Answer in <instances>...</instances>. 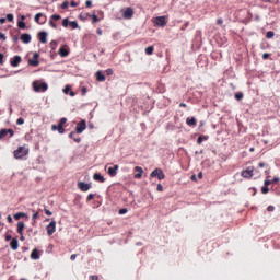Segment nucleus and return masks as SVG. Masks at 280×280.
I'll use <instances>...</instances> for the list:
<instances>
[{
	"label": "nucleus",
	"instance_id": "nucleus-1",
	"mask_svg": "<svg viewBox=\"0 0 280 280\" xmlns=\"http://www.w3.org/2000/svg\"><path fill=\"white\" fill-rule=\"evenodd\" d=\"M33 89L35 93H45L47 89H49V85H47L46 82H42L38 84V82H33Z\"/></svg>",
	"mask_w": 280,
	"mask_h": 280
},
{
	"label": "nucleus",
	"instance_id": "nucleus-42",
	"mask_svg": "<svg viewBox=\"0 0 280 280\" xmlns=\"http://www.w3.org/2000/svg\"><path fill=\"white\" fill-rule=\"evenodd\" d=\"M119 215H125V213H128V208H122L119 210Z\"/></svg>",
	"mask_w": 280,
	"mask_h": 280
},
{
	"label": "nucleus",
	"instance_id": "nucleus-53",
	"mask_svg": "<svg viewBox=\"0 0 280 280\" xmlns=\"http://www.w3.org/2000/svg\"><path fill=\"white\" fill-rule=\"evenodd\" d=\"M70 5H71V8H78L79 4H78V2H75V1H71V2H70Z\"/></svg>",
	"mask_w": 280,
	"mask_h": 280
},
{
	"label": "nucleus",
	"instance_id": "nucleus-59",
	"mask_svg": "<svg viewBox=\"0 0 280 280\" xmlns=\"http://www.w3.org/2000/svg\"><path fill=\"white\" fill-rule=\"evenodd\" d=\"M7 220H8L9 224H12V222H13L12 215H8V217H7Z\"/></svg>",
	"mask_w": 280,
	"mask_h": 280
},
{
	"label": "nucleus",
	"instance_id": "nucleus-51",
	"mask_svg": "<svg viewBox=\"0 0 280 280\" xmlns=\"http://www.w3.org/2000/svg\"><path fill=\"white\" fill-rule=\"evenodd\" d=\"M8 135H10V137H14V129H8Z\"/></svg>",
	"mask_w": 280,
	"mask_h": 280
},
{
	"label": "nucleus",
	"instance_id": "nucleus-64",
	"mask_svg": "<svg viewBox=\"0 0 280 280\" xmlns=\"http://www.w3.org/2000/svg\"><path fill=\"white\" fill-rule=\"evenodd\" d=\"M81 93H82V95H86V88H82Z\"/></svg>",
	"mask_w": 280,
	"mask_h": 280
},
{
	"label": "nucleus",
	"instance_id": "nucleus-37",
	"mask_svg": "<svg viewBox=\"0 0 280 280\" xmlns=\"http://www.w3.org/2000/svg\"><path fill=\"white\" fill-rule=\"evenodd\" d=\"M92 23H100V18L96 14L92 15Z\"/></svg>",
	"mask_w": 280,
	"mask_h": 280
},
{
	"label": "nucleus",
	"instance_id": "nucleus-18",
	"mask_svg": "<svg viewBox=\"0 0 280 280\" xmlns=\"http://www.w3.org/2000/svg\"><path fill=\"white\" fill-rule=\"evenodd\" d=\"M93 179L98 182V183H106V178H104L103 175L100 174V173H95L93 175Z\"/></svg>",
	"mask_w": 280,
	"mask_h": 280
},
{
	"label": "nucleus",
	"instance_id": "nucleus-2",
	"mask_svg": "<svg viewBox=\"0 0 280 280\" xmlns=\"http://www.w3.org/2000/svg\"><path fill=\"white\" fill-rule=\"evenodd\" d=\"M27 154H30V149H27L25 147H19L14 151V158L15 159H23L24 156H27Z\"/></svg>",
	"mask_w": 280,
	"mask_h": 280
},
{
	"label": "nucleus",
	"instance_id": "nucleus-19",
	"mask_svg": "<svg viewBox=\"0 0 280 280\" xmlns=\"http://www.w3.org/2000/svg\"><path fill=\"white\" fill-rule=\"evenodd\" d=\"M31 259H40V254H38V249H33L32 253H31Z\"/></svg>",
	"mask_w": 280,
	"mask_h": 280
},
{
	"label": "nucleus",
	"instance_id": "nucleus-15",
	"mask_svg": "<svg viewBox=\"0 0 280 280\" xmlns=\"http://www.w3.org/2000/svg\"><path fill=\"white\" fill-rule=\"evenodd\" d=\"M135 172H138L137 174H135V178L139 179L143 177V167L136 166Z\"/></svg>",
	"mask_w": 280,
	"mask_h": 280
},
{
	"label": "nucleus",
	"instance_id": "nucleus-54",
	"mask_svg": "<svg viewBox=\"0 0 280 280\" xmlns=\"http://www.w3.org/2000/svg\"><path fill=\"white\" fill-rule=\"evenodd\" d=\"M156 190L158 191H163V185L162 184H158Z\"/></svg>",
	"mask_w": 280,
	"mask_h": 280
},
{
	"label": "nucleus",
	"instance_id": "nucleus-33",
	"mask_svg": "<svg viewBox=\"0 0 280 280\" xmlns=\"http://www.w3.org/2000/svg\"><path fill=\"white\" fill-rule=\"evenodd\" d=\"M62 19V16L58 15V14H52L50 18V21H60Z\"/></svg>",
	"mask_w": 280,
	"mask_h": 280
},
{
	"label": "nucleus",
	"instance_id": "nucleus-16",
	"mask_svg": "<svg viewBox=\"0 0 280 280\" xmlns=\"http://www.w3.org/2000/svg\"><path fill=\"white\" fill-rule=\"evenodd\" d=\"M38 38H39L40 43H43V44L47 43V32H45V31L39 32Z\"/></svg>",
	"mask_w": 280,
	"mask_h": 280
},
{
	"label": "nucleus",
	"instance_id": "nucleus-10",
	"mask_svg": "<svg viewBox=\"0 0 280 280\" xmlns=\"http://www.w3.org/2000/svg\"><path fill=\"white\" fill-rule=\"evenodd\" d=\"M78 187H79V189H81V191H89V189H91V184L84 183V182H79Z\"/></svg>",
	"mask_w": 280,
	"mask_h": 280
},
{
	"label": "nucleus",
	"instance_id": "nucleus-31",
	"mask_svg": "<svg viewBox=\"0 0 280 280\" xmlns=\"http://www.w3.org/2000/svg\"><path fill=\"white\" fill-rule=\"evenodd\" d=\"M208 137L207 136H200L198 139H197V143L200 145L202 143V141H207Z\"/></svg>",
	"mask_w": 280,
	"mask_h": 280
},
{
	"label": "nucleus",
	"instance_id": "nucleus-41",
	"mask_svg": "<svg viewBox=\"0 0 280 280\" xmlns=\"http://www.w3.org/2000/svg\"><path fill=\"white\" fill-rule=\"evenodd\" d=\"M49 25L50 27H52L54 30H58V25L56 23H54V20H49Z\"/></svg>",
	"mask_w": 280,
	"mask_h": 280
},
{
	"label": "nucleus",
	"instance_id": "nucleus-21",
	"mask_svg": "<svg viewBox=\"0 0 280 280\" xmlns=\"http://www.w3.org/2000/svg\"><path fill=\"white\" fill-rule=\"evenodd\" d=\"M69 139H73L75 143H80V141H82L80 137H75V131L69 133Z\"/></svg>",
	"mask_w": 280,
	"mask_h": 280
},
{
	"label": "nucleus",
	"instance_id": "nucleus-56",
	"mask_svg": "<svg viewBox=\"0 0 280 280\" xmlns=\"http://www.w3.org/2000/svg\"><path fill=\"white\" fill-rule=\"evenodd\" d=\"M3 58H4V56H3V52H0V65H3Z\"/></svg>",
	"mask_w": 280,
	"mask_h": 280
},
{
	"label": "nucleus",
	"instance_id": "nucleus-58",
	"mask_svg": "<svg viewBox=\"0 0 280 280\" xmlns=\"http://www.w3.org/2000/svg\"><path fill=\"white\" fill-rule=\"evenodd\" d=\"M5 39H7L5 34L0 33V40H5Z\"/></svg>",
	"mask_w": 280,
	"mask_h": 280
},
{
	"label": "nucleus",
	"instance_id": "nucleus-20",
	"mask_svg": "<svg viewBox=\"0 0 280 280\" xmlns=\"http://www.w3.org/2000/svg\"><path fill=\"white\" fill-rule=\"evenodd\" d=\"M23 229H25V223L23 221L18 222V233L23 235Z\"/></svg>",
	"mask_w": 280,
	"mask_h": 280
},
{
	"label": "nucleus",
	"instance_id": "nucleus-7",
	"mask_svg": "<svg viewBox=\"0 0 280 280\" xmlns=\"http://www.w3.org/2000/svg\"><path fill=\"white\" fill-rule=\"evenodd\" d=\"M47 235H52L56 233V221H51L47 226H46Z\"/></svg>",
	"mask_w": 280,
	"mask_h": 280
},
{
	"label": "nucleus",
	"instance_id": "nucleus-36",
	"mask_svg": "<svg viewBox=\"0 0 280 280\" xmlns=\"http://www.w3.org/2000/svg\"><path fill=\"white\" fill-rule=\"evenodd\" d=\"M70 23H71V22H69V19L66 18V19H63V21H62V26H63V27H69Z\"/></svg>",
	"mask_w": 280,
	"mask_h": 280
},
{
	"label": "nucleus",
	"instance_id": "nucleus-52",
	"mask_svg": "<svg viewBox=\"0 0 280 280\" xmlns=\"http://www.w3.org/2000/svg\"><path fill=\"white\" fill-rule=\"evenodd\" d=\"M46 215H54V213L49 209H44Z\"/></svg>",
	"mask_w": 280,
	"mask_h": 280
},
{
	"label": "nucleus",
	"instance_id": "nucleus-61",
	"mask_svg": "<svg viewBox=\"0 0 280 280\" xmlns=\"http://www.w3.org/2000/svg\"><path fill=\"white\" fill-rule=\"evenodd\" d=\"M7 19L5 18H0V24L3 25L5 23Z\"/></svg>",
	"mask_w": 280,
	"mask_h": 280
},
{
	"label": "nucleus",
	"instance_id": "nucleus-26",
	"mask_svg": "<svg viewBox=\"0 0 280 280\" xmlns=\"http://www.w3.org/2000/svg\"><path fill=\"white\" fill-rule=\"evenodd\" d=\"M145 54L148 56H152V54H154V46H149L145 48Z\"/></svg>",
	"mask_w": 280,
	"mask_h": 280
},
{
	"label": "nucleus",
	"instance_id": "nucleus-11",
	"mask_svg": "<svg viewBox=\"0 0 280 280\" xmlns=\"http://www.w3.org/2000/svg\"><path fill=\"white\" fill-rule=\"evenodd\" d=\"M21 56L15 55L10 61L11 67H18L19 65H21Z\"/></svg>",
	"mask_w": 280,
	"mask_h": 280
},
{
	"label": "nucleus",
	"instance_id": "nucleus-28",
	"mask_svg": "<svg viewBox=\"0 0 280 280\" xmlns=\"http://www.w3.org/2000/svg\"><path fill=\"white\" fill-rule=\"evenodd\" d=\"M4 137H8V129L0 130V140L3 139Z\"/></svg>",
	"mask_w": 280,
	"mask_h": 280
},
{
	"label": "nucleus",
	"instance_id": "nucleus-23",
	"mask_svg": "<svg viewBox=\"0 0 280 280\" xmlns=\"http://www.w3.org/2000/svg\"><path fill=\"white\" fill-rule=\"evenodd\" d=\"M59 56H61V58H67V56H69V50L62 47L59 48Z\"/></svg>",
	"mask_w": 280,
	"mask_h": 280
},
{
	"label": "nucleus",
	"instance_id": "nucleus-43",
	"mask_svg": "<svg viewBox=\"0 0 280 280\" xmlns=\"http://www.w3.org/2000/svg\"><path fill=\"white\" fill-rule=\"evenodd\" d=\"M270 191V188H268V186H264L262 188H261V192L262 194H268Z\"/></svg>",
	"mask_w": 280,
	"mask_h": 280
},
{
	"label": "nucleus",
	"instance_id": "nucleus-17",
	"mask_svg": "<svg viewBox=\"0 0 280 280\" xmlns=\"http://www.w3.org/2000/svg\"><path fill=\"white\" fill-rule=\"evenodd\" d=\"M10 246L12 250H19V240L16 237L12 238Z\"/></svg>",
	"mask_w": 280,
	"mask_h": 280
},
{
	"label": "nucleus",
	"instance_id": "nucleus-57",
	"mask_svg": "<svg viewBox=\"0 0 280 280\" xmlns=\"http://www.w3.org/2000/svg\"><path fill=\"white\" fill-rule=\"evenodd\" d=\"M38 219V212H35L33 215H32V220H37Z\"/></svg>",
	"mask_w": 280,
	"mask_h": 280
},
{
	"label": "nucleus",
	"instance_id": "nucleus-32",
	"mask_svg": "<svg viewBox=\"0 0 280 280\" xmlns=\"http://www.w3.org/2000/svg\"><path fill=\"white\" fill-rule=\"evenodd\" d=\"M235 100H237L240 102V100H244V93L238 92L235 94Z\"/></svg>",
	"mask_w": 280,
	"mask_h": 280
},
{
	"label": "nucleus",
	"instance_id": "nucleus-47",
	"mask_svg": "<svg viewBox=\"0 0 280 280\" xmlns=\"http://www.w3.org/2000/svg\"><path fill=\"white\" fill-rule=\"evenodd\" d=\"M268 58H270V54L268 52L262 54V60H268Z\"/></svg>",
	"mask_w": 280,
	"mask_h": 280
},
{
	"label": "nucleus",
	"instance_id": "nucleus-22",
	"mask_svg": "<svg viewBox=\"0 0 280 280\" xmlns=\"http://www.w3.org/2000/svg\"><path fill=\"white\" fill-rule=\"evenodd\" d=\"M186 124H187V126H196V124H197L196 117H188L186 119Z\"/></svg>",
	"mask_w": 280,
	"mask_h": 280
},
{
	"label": "nucleus",
	"instance_id": "nucleus-46",
	"mask_svg": "<svg viewBox=\"0 0 280 280\" xmlns=\"http://www.w3.org/2000/svg\"><path fill=\"white\" fill-rule=\"evenodd\" d=\"M69 91H71V86L70 85H66V88L63 89V93H69Z\"/></svg>",
	"mask_w": 280,
	"mask_h": 280
},
{
	"label": "nucleus",
	"instance_id": "nucleus-30",
	"mask_svg": "<svg viewBox=\"0 0 280 280\" xmlns=\"http://www.w3.org/2000/svg\"><path fill=\"white\" fill-rule=\"evenodd\" d=\"M18 27H19L20 30H25V27H26L25 22H24V21H18Z\"/></svg>",
	"mask_w": 280,
	"mask_h": 280
},
{
	"label": "nucleus",
	"instance_id": "nucleus-40",
	"mask_svg": "<svg viewBox=\"0 0 280 280\" xmlns=\"http://www.w3.org/2000/svg\"><path fill=\"white\" fill-rule=\"evenodd\" d=\"M16 124H18V126H23V124H25V119L20 117V118H18Z\"/></svg>",
	"mask_w": 280,
	"mask_h": 280
},
{
	"label": "nucleus",
	"instance_id": "nucleus-14",
	"mask_svg": "<svg viewBox=\"0 0 280 280\" xmlns=\"http://www.w3.org/2000/svg\"><path fill=\"white\" fill-rule=\"evenodd\" d=\"M95 77L98 82H106V75H104V72H102V70H98L95 73Z\"/></svg>",
	"mask_w": 280,
	"mask_h": 280
},
{
	"label": "nucleus",
	"instance_id": "nucleus-39",
	"mask_svg": "<svg viewBox=\"0 0 280 280\" xmlns=\"http://www.w3.org/2000/svg\"><path fill=\"white\" fill-rule=\"evenodd\" d=\"M69 8V1H63L61 4V10H67Z\"/></svg>",
	"mask_w": 280,
	"mask_h": 280
},
{
	"label": "nucleus",
	"instance_id": "nucleus-34",
	"mask_svg": "<svg viewBox=\"0 0 280 280\" xmlns=\"http://www.w3.org/2000/svg\"><path fill=\"white\" fill-rule=\"evenodd\" d=\"M266 38H275V32L273 31H268L267 32V35H266Z\"/></svg>",
	"mask_w": 280,
	"mask_h": 280
},
{
	"label": "nucleus",
	"instance_id": "nucleus-49",
	"mask_svg": "<svg viewBox=\"0 0 280 280\" xmlns=\"http://www.w3.org/2000/svg\"><path fill=\"white\" fill-rule=\"evenodd\" d=\"M59 124H61V126H65V124H67V118L66 117L61 118Z\"/></svg>",
	"mask_w": 280,
	"mask_h": 280
},
{
	"label": "nucleus",
	"instance_id": "nucleus-27",
	"mask_svg": "<svg viewBox=\"0 0 280 280\" xmlns=\"http://www.w3.org/2000/svg\"><path fill=\"white\" fill-rule=\"evenodd\" d=\"M49 45H50V49H52V51H56V48L58 47V42L51 40Z\"/></svg>",
	"mask_w": 280,
	"mask_h": 280
},
{
	"label": "nucleus",
	"instance_id": "nucleus-5",
	"mask_svg": "<svg viewBox=\"0 0 280 280\" xmlns=\"http://www.w3.org/2000/svg\"><path fill=\"white\" fill-rule=\"evenodd\" d=\"M35 23H38L39 25H45V23H47V16L43 13H37L35 15Z\"/></svg>",
	"mask_w": 280,
	"mask_h": 280
},
{
	"label": "nucleus",
	"instance_id": "nucleus-3",
	"mask_svg": "<svg viewBox=\"0 0 280 280\" xmlns=\"http://www.w3.org/2000/svg\"><path fill=\"white\" fill-rule=\"evenodd\" d=\"M151 178H159V180H164L165 178V173H163V170L161 168H155L151 174Z\"/></svg>",
	"mask_w": 280,
	"mask_h": 280
},
{
	"label": "nucleus",
	"instance_id": "nucleus-25",
	"mask_svg": "<svg viewBox=\"0 0 280 280\" xmlns=\"http://www.w3.org/2000/svg\"><path fill=\"white\" fill-rule=\"evenodd\" d=\"M28 65L31 67H38V65H40V61H38L37 59H30Z\"/></svg>",
	"mask_w": 280,
	"mask_h": 280
},
{
	"label": "nucleus",
	"instance_id": "nucleus-38",
	"mask_svg": "<svg viewBox=\"0 0 280 280\" xmlns=\"http://www.w3.org/2000/svg\"><path fill=\"white\" fill-rule=\"evenodd\" d=\"M7 21L12 23V21H14V15L12 13L7 14Z\"/></svg>",
	"mask_w": 280,
	"mask_h": 280
},
{
	"label": "nucleus",
	"instance_id": "nucleus-55",
	"mask_svg": "<svg viewBox=\"0 0 280 280\" xmlns=\"http://www.w3.org/2000/svg\"><path fill=\"white\" fill-rule=\"evenodd\" d=\"M223 23H224V20H222V18H219V19L217 20V24L222 25Z\"/></svg>",
	"mask_w": 280,
	"mask_h": 280
},
{
	"label": "nucleus",
	"instance_id": "nucleus-29",
	"mask_svg": "<svg viewBox=\"0 0 280 280\" xmlns=\"http://www.w3.org/2000/svg\"><path fill=\"white\" fill-rule=\"evenodd\" d=\"M57 130H58L59 135H65V127L62 124L58 125Z\"/></svg>",
	"mask_w": 280,
	"mask_h": 280
},
{
	"label": "nucleus",
	"instance_id": "nucleus-48",
	"mask_svg": "<svg viewBox=\"0 0 280 280\" xmlns=\"http://www.w3.org/2000/svg\"><path fill=\"white\" fill-rule=\"evenodd\" d=\"M264 185L265 187H268L269 185H272V182L270 179H266Z\"/></svg>",
	"mask_w": 280,
	"mask_h": 280
},
{
	"label": "nucleus",
	"instance_id": "nucleus-35",
	"mask_svg": "<svg viewBox=\"0 0 280 280\" xmlns=\"http://www.w3.org/2000/svg\"><path fill=\"white\" fill-rule=\"evenodd\" d=\"M70 27H72V30H78L79 25L77 21H72L70 22Z\"/></svg>",
	"mask_w": 280,
	"mask_h": 280
},
{
	"label": "nucleus",
	"instance_id": "nucleus-9",
	"mask_svg": "<svg viewBox=\"0 0 280 280\" xmlns=\"http://www.w3.org/2000/svg\"><path fill=\"white\" fill-rule=\"evenodd\" d=\"M122 16H124V19H132V16H135V10H132V8H127L124 11Z\"/></svg>",
	"mask_w": 280,
	"mask_h": 280
},
{
	"label": "nucleus",
	"instance_id": "nucleus-6",
	"mask_svg": "<svg viewBox=\"0 0 280 280\" xmlns=\"http://www.w3.org/2000/svg\"><path fill=\"white\" fill-rule=\"evenodd\" d=\"M154 25H156L158 27H165V25H167V22L165 21V16L155 18Z\"/></svg>",
	"mask_w": 280,
	"mask_h": 280
},
{
	"label": "nucleus",
	"instance_id": "nucleus-50",
	"mask_svg": "<svg viewBox=\"0 0 280 280\" xmlns=\"http://www.w3.org/2000/svg\"><path fill=\"white\" fill-rule=\"evenodd\" d=\"M93 198H95V195L90 194V195L88 196V202H91V200H93Z\"/></svg>",
	"mask_w": 280,
	"mask_h": 280
},
{
	"label": "nucleus",
	"instance_id": "nucleus-4",
	"mask_svg": "<svg viewBox=\"0 0 280 280\" xmlns=\"http://www.w3.org/2000/svg\"><path fill=\"white\" fill-rule=\"evenodd\" d=\"M86 130V120L82 119L80 122L77 124L75 133L82 135Z\"/></svg>",
	"mask_w": 280,
	"mask_h": 280
},
{
	"label": "nucleus",
	"instance_id": "nucleus-12",
	"mask_svg": "<svg viewBox=\"0 0 280 280\" xmlns=\"http://www.w3.org/2000/svg\"><path fill=\"white\" fill-rule=\"evenodd\" d=\"M21 40H22V43L27 45V44L32 43V35L24 33L21 35Z\"/></svg>",
	"mask_w": 280,
	"mask_h": 280
},
{
	"label": "nucleus",
	"instance_id": "nucleus-62",
	"mask_svg": "<svg viewBox=\"0 0 280 280\" xmlns=\"http://www.w3.org/2000/svg\"><path fill=\"white\" fill-rule=\"evenodd\" d=\"M271 180V184L272 183H279V177H275L273 179H270Z\"/></svg>",
	"mask_w": 280,
	"mask_h": 280
},
{
	"label": "nucleus",
	"instance_id": "nucleus-13",
	"mask_svg": "<svg viewBox=\"0 0 280 280\" xmlns=\"http://www.w3.org/2000/svg\"><path fill=\"white\" fill-rule=\"evenodd\" d=\"M243 178H253V168H247L241 173Z\"/></svg>",
	"mask_w": 280,
	"mask_h": 280
},
{
	"label": "nucleus",
	"instance_id": "nucleus-63",
	"mask_svg": "<svg viewBox=\"0 0 280 280\" xmlns=\"http://www.w3.org/2000/svg\"><path fill=\"white\" fill-rule=\"evenodd\" d=\"M90 279H91V280H100V277H97V276H91Z\"/></svg>",
	"mask_w": 280,
	"mask_h": 280
},
{
	"label": "nucleus",
	"instance_id": "nucleus-44",
	"mask_svg": "<svg viewBox=\"0 0 280 280\" xmlns=\"http://www.w3.org/2000/svg\"><path fill=\"white\" fill-rule=\"evenodd\" d=\"M85 7H86V8H93V1L86 0Z\"/></svg>",
	"mask_w": 280,
	"mask_h": 280
},
{
	"label": "nucleus",
	"instance_id": "nucleus-24",
	"mask_svg": "<svg viewBox=\"0 0 280 280\" xmlns=\"http://www.w3.org/2000/svg\"><path fill=\"white\" fill-rule=\"evenodd\" d=\"M14 220H20L21 218H27V213L25 212H18L13 215Z\"/></svg>",
	"mask_w": 280,
	"mask_h": 280
},
{
	"label": "nucleus",
	"instance_id": "nucleus-60",
	"mask_svg": "<svg viewBox=\"0 0 280 280\" xmlns=\"http://www.w3.org/2000/svg\"><path fill=\"white\" fill-rule=\"evenodd\" d=\"M267 211H275V206H268Z\"/></svg>",
	"mask_w": 280,
	"mask_h": 280
},
{
	"label": "nucleus",
	"instance_id": "nucleus-45",
	"mask_svg": "<svg viewBox=\"0 0 280 280\" xmlns=\"http://www.w3.org/2000/svg\"><path fill=\"white\" fill-rule=\"evenodd\" d=\"M105 73H107V75H113V68H108L107 70H105Z\"/></svg>",
	"mask_w": 280,
	"mask_h": 280
},
{
	"label": "nucleus",
	"instance_id": "nucleus-8",
	"mask_svg": "<svg viewBox=\"0 0 280 280\" xmlns=\"http://www.w3.org/2000/svg\"><path fill=\"white\" fill-rule=\"evenodd\" d=\"M119 170V165H114L112 167L108 168L107 174L112 177L115 178V176H117V171Z\"/></svg>",
	"mask_w": 280,
	"mask_h": 280
}]
</instances>
